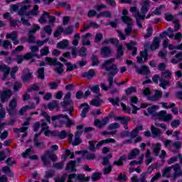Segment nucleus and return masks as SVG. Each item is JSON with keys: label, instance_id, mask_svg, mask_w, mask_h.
I'll return each mask as SVG.
<instances>
[{"label": "nucleus", "instance_id": "1", "mask_svg": "<svg viewBox=\"0 0 182 182\" xmlns=\"http://www.w3.org/2000/svg\"><path fill=\"white\" fill-rule=\"evenodd\" d=\"M141 5V13L140 11H137L136 13L133 14V16L135 17L139 28H143L141 21H144V19H146V14H147L149 9H150V1L144 0Z\"/></svg>", "mask_w": 182, "mask_h": 182}, {"label": "nucleus", "instance_id": "2", "mask_svg": "<svg viewBox=\"0 0 182 182\" xmlns=\"http://www.w3.org/2000/svg\"><path fill=\"white\" fill-rule=\"evenodd\" d=\"M108 72H109L108 74L109 77H107L108 85L107 86V85L105 83H102L100 85L102 90H105V92H107V90H109V89L113 86V76H116V75H117L119 73V68H117V65L116 64H112Z\"/></svg>", "mask_w": 182, "mask_h": 182}, {"label": "nucleus", "instance_id": "3", "mask_svg": "<svg viewBox=\"0 0 182 182\" xmlns=\"http://www.w3.org/2000/svg\"><path fill=\"white\" fill-rule=\"evenodd\" d=\"M41 161L45 167H49L50 166V160L55 162L58 160V156L52 153L50 151H46L44 154L41 156Z\"/></svg>", "mask_w": 182, "mask_h": 182}, {"label": "nucleus", "instance_id": "4", "mask_svg": "<svg viewBox=\"0 0 182 182\" xmlns=\"http://www.w3.org/2000/svg\"><path fill=\"white\" fill-rule=\"evenodd\" d=\"M173 76V73L170 71V70H166L161 73V78L159 79V84L160 87L162 89H166V86H170V80Z\"/></svg>", "mask_w": 182, "mask_h": 182}, {"label": "nucleus", "instance_id": "5", "mask_svg": "<svg viewBox=\"0 0 182 182\" xmlns=\"http://www.w3.org/2000/svg\"><path fill=\"white\" fill-rule=\"evenodd\" d=\"M19 5L20 9L18 11V15L20 16H26V14H28V11H26L31 8V1L25 0L24 1L19 3Z\"/></svg>", "mask_w": 182, "mask_h": 182}, {"label": "nucleus", "instance_id": "6", "mask_svg": "<svg viewBox=\"0 0 182 182\" xmlns=\"http://www.w3.org/2000/svg\"><path fill=\"white\" fill-rule=\"evenodd\" d=\"M18 106V98L13 97L6 107V111L11 116L15 114V109Z\"/></svg>", "mask_w": 182, "mask_h": 182}, {"label": "nucleus", "instance_id": "7", "mask_svg": "<svg viewBox=\"0 0 182 182\" xmlns=\"http://www.w3.org/2000/svg\"><path fill=\"white\" fill-rule=\"evenodd\" d=\"M155 116L157 117L159 120H162V122H171L173 120V114H167V111L162 110L158 113H155Z\"/></svg>", "mask_w": 182, "mask_h": 182}, {"label": "nucleus", "instance_id": "8", "mask_svg": "<svg viewBox=\"0 0 182 182\" xmlns=\"http://www.w3.org/2000/svg\"><path fill=\"white\" fill-rule=\"evenodd\" d=\"M12 96V91L9 89L4 90L0 92V100L2 103H5V102H8L11 97Z\"/></svg>", "mask_w": 182, "mask_h": 182}, {"label": "nucleus", "instance_id": "9", "mask_svg": "<svg viewBox=\"0 0 182 182\" xmlns=\"http://www.w3.org/2000/svg\"><path fill=\"white\" fill-rule=\"evenodd\" d=\"M6 39H11L13 41L14 45H19V41H18V31H12L6 36Z\"/></svg>", "mask_w": 182, "mask_h": 182}, {"label": "nucleus", "instance_id": "10", "mask_svg": "<svg viewBox=\"0 0 182 182\" xmlns=\"http://www.w3.org/2000/svg\"><path fill=\"white\" fill-rule=\"evenodd\" d=\"M21 77H22L23 82H29L33 77L32 73L28 68H25L23 70V74Z\"/></svg>", "mask_w": 182, "mask_h": 182}, {"label": "nucleus", "instance_id": "11", "mask_svg": "<svg viewBox=\"0 0 182 182\" xmlns=\"http://www.w3.org/2000/svg\"><path fill=\"white\" fill-rule=\"evenodd\" d=\"M134 68L136 69V72H137L139 75H150V70L146 65H141V69L136 65L134 66Z\"/></svg>", "mask_w": 182, "mask_h": 182}, {"label": "nucleus", "instance_id": "12", "mask_svg": "<svg viewBox=\"0 0 182 182\" xmlns=\"http://www.w3.org/2000/svg\"><path fill=\"white\" fill-rule=\"evenodd\" d=\"M38 15H39V6L38 5H35L33 10L28 11L27 14H26V16H27L29 19Z\"/></svg>", "mask_w": 182, "mask_h": 182}, {"label": "nucleus", "instance_id": "13", "mask_svg": "<svg viewBox=\"0 0 182 182\" xmlns=\"http://www.w3.org/2000/svg\"><path fill=\"white\" fill-rule=\"evenodd\" d=\"M0 72H2L4 76L3 80H4V79L8 77V75L11 73V68L8 65L2 64L0 65Z\"/></svg>", "mask_w": 182, "mask_h": 182}, {"label": "nucleus", "instance_id": "14", "mask_svg": "<svg viewBox=\"0 0 182 182\" xmlns=\"http://www.w3.org/2000/svg\"><path fill=\"white\" fill-rule=\"evenodd\" d=\"M94 123L97 127L102 129V127H105L109 123V117H105L101 121L99 119H96Z\"/></svg>", "mask_w": 182, "mask_h": 182}, {"label": "nucleus", "instance_id": "15", "mask_svg": "<svg viewBox=\"0 0 182 182\" xmlns=\"http://www.w3.org/2000/svg\"><path fill=\"white\" fill-rule=\"evenodd\" d=\"M82 131H77L75 134V139L71 141V144L73 146H79L80 143H82V139H80V136L82 135Z\"/></svg>", "mask_w": 182, "mask_h": 182}, {"label": "nucleus", "instance_id": "16", "mask_svg": "<svg viewBox=\"0 0 182 182\" xmlns=\"http://www.w3.org/2000/svg\"><path fill=\"white\" fill-rule=\"evenodd\" d=\"M114 60H116L114 58L106 60L104 63L102 64V69H105V70L109 72V70L112 68V65H113Z\"/></svg>", "mask_w": 182, "mask_h": 182}, {"label": "nucleus", "instance_id": "17", "mask_svg": "<svg viewBox=\"0 0 182 182\" xmlns=\"http://www.w3.org/2000/svg\"><path fill=\"white\" fill-rule=\"evenodd\" d=\"M162 97L163 92H161L160 90H156L154 95L149 97L148 100H149L151 102H156V100H159V99H161Z\"/></svg>", "mask_w": 182, "mask_h": 182}, {"label": "nucleus", "instance_id": "18", "mask_svg": "<svg viewBox=\"0 0 182 182\" xmlns=\"http://www.w3.org/2000/svg\"><path fill=\"white\" fill-rule=\"evenodd\" d=\"M100 55L102 58H109L112 55V48L109 47H103L100 49Z\"/></svg>", "mask_w": 182, "mask_h": 182}, {"label": "nucleus", "instance_id": "19", "mask_svg": "<svg viewBox=\"0 0 182 182\" xmlns=\"http://www.w3.org/2000/svg\"><path fill=\"white\" fill-rule=\"evenodd\" d=\"M136 44L137 43L134 41H131L129 43L127 44V50H132V56H136V54L137 53V48L134 47Z\"/></svg>", "mask_w": 182, "mask_h": 182}, {"label": "nucleus", "instance_id": "20", "mask_svg": "<svg viewBox=\"0 0 182 182\" xmlns=\"http://www.w3.org/2000/svg\"><path fill=\"white\" fill-rule=\"evenodd\" d=\"M28 126H29V121H26L23 124V127L19 128V133H23L22 137H26L28 136Z\"/></svg>", "mask_w": 182, "mask_h": 182}, {"label": "nucleus", "instance_id": "21", "mask_svg": "<svg viewBox=\"0 0 182 182\" xmlns=\"http://www.w3.org/2000/svg\"><path fill=\"white\" fill-rule=\"evenodd\" d=\"M172 168H173V178H177L179 176H181V167L178 164L172 166Z\"/></svg>", "mask_w": 182, "mask_h": 182}, {"label": "nucleus", "instance_id": "22", "mask_svg": "<svg viewBox=\"0 0 182 182\" xmlns=\"http://www.w3.org/2000/svg\"><path fill=\"white\" fill-rule=\"evenodd\" d=\"M159 46H160V38H159L158 37H155L150 46V49L151 50H156V49H159Z\"/></svg>", "mask_w": 182, "mask_h": 182}, {"label": "nucleus", "instance_id": "23", "mask_svg": "<svg viewBox=\"0 0 182 182\" xmlns=\"http://www.w3.org/2000/svg\"><path fill=\"white\" fill-rule=\"evenodd\" d=\"M92 37V33H87L85 35L81 37L82 39V44L83 46H90V41H89V38Z\"/></svg>", "mask_w": 182, "mask_h": 182}, {"label": "nucleus", "instance_id": "24", "mask_svg": "<svg viewBox=\"0 0 182 182\" xmlns=\"http://www.w3.org/2000/svg\"><path fill=\"white\" fill-rule=\"evenodd\" d=\"M151 132L154 138L160 137L161 136V130L159 128L154 127V125L151 126Z\"/></svg>", "mask_w": 182, "mask_h": 182}, {"label": "nucleus", "instance_id": "25", "mask_svg": "<svg viewBox=\"0 0 182 182\" xmlns=\"http://www.w3.org/2000/svg\"><path fill=\"white\" fill-rule=\"evenodd\" d=\"M82 107H85L81 112V117L84 119V117H86V115L87 114V112L90 110V107H89V105L87 103H84L80 106V109H82Z\"/></svg>", "mask_w": 182, "mask_h": 182}, {"label": "nucleus", "instance_id": "26", "mask_svg": "<svg viewBox=\"0 0 182 182\" xmlns=\"http://www.w3.org/2000/svg\"><path fill=\"white\" fill-rule=\"evenodd\" d=\"M108 143H116V140L113 138H108L107 139L102 140L97 144V149L102 147L103 144H108Z\"/></svg>", "mask_w": 182, "mask_h": 182}, {"label": "nucleus", "instance_id": "27", "mask_svg": "<svg viewBox=\"0 0 182 182\" xmlns=\"http://www.w3.org/2000/svg\"><path fill=\"white\" fill-rule=\"evenodd\" d=\"M32 109H35V104L31 105V106L29 105H26L23 107L19 111H18V114L19 116H23L25 113H26L27 110H31Z\"/></svg>", "mask_w": 182, "mask_h": 182}, {"label": "nucleus", "instance_id": "28", "mask_svg": "<svg viewBox=\"0 0 182 182\" xmlns=\"http://www.w3.org/2000/svg\"><path fill=\"white\" fill-rule=\"evenodd\" d=\"M95 76H96V72H95V70L93 69H91L89 71L82 73V77H86L89 80L95 77Z\"/></svg>", "mask_w": 182, "mask_h": 182}, {"label": "nucleus", "instance_id": "29", "mask_svg": "<svg viewBox=\"0 0 182 182\" xmlns=\"http://www.w3.org/2000/svg\"><path fill=\"white\" fill-rule=\"evenodd\" d=\"M178 159H179V161L181 163V167H182V156L181 154H178V157L177 156H173L168 159L167 163L168 164H173L177 161Z\"/></svg>", "mask_w": 182, "mask_h": 182}, {"label": "nucleus", "instance_id": "30", "mask_svg": "<svg viewBox=\"0 0 182 182\" xmlns=\"http://www.w3.org/2000/svg\"><path fill=\"white\" fill-rule=\"evenodd\" d=\"M127 160V156L122 155L117 161H114L113 162L114 166H123V161H126Z\"/></svg>", "mask_w": 182, "mask_h": 182}, {"label": "nucleus", "instance_id": "31", "mask_svg": "<svg viewBox=\"0 0 182 182\" xmlns=\"http://www.w3.org/2000/svg\"><path fill=\"white\" fill-rule=\"evenodd\" d=\"M124 53V48L123 47V44H119L117 46V59H120L122 56H123Z\"/></svg>", "mask_w": 182, "mask_h": 182}, {"label": "nucleus", "instance_id": "32", "mask_svg": "<svg viewBox=\"0 0 182 182\" xmlns=\"http://www.w3.org/2000/svg\"><path fill=\"white\" fill-rule=\"evenodd\" d=\"M171 170L172 167H166L162 171V177H166V178H170L171 177Z\"/></svg>", "mask_w": 182, "mask_h": 182}, {"label": "nucleus", "instance_id": "33", "mask_svg": "<svg viewBox=\"0 0 182 182\" xmlns=\"http://www.w3.org/2000/svg\"><path fill=\"white\" fill-rule=\"evenodd\" d=\"M55 66V72H56V73H58V75H62L65 70H63V64L60 63V62H58Z\"/></svg>", "mask_w": 182, "mask_h": 182}, {"label": "nucleus", "instance_id": "34", "mask_svg": "<svg viewBox=\"0 0 182 182\" xmlns=\"http://www.w3.org/2000/svg\"><path fill=\"white\" fill-rule=\"evenodd\" d=\"M54 136H56V137H58V139H66V136H68V133L65 130H63L61 132L59 131H54L53 132Z\"/></svg>", "mask_w": 182, "mask_h": 182}, {"label": "nucleus", "instance_id": "35", "mask_svg": "<svg viewBox=\"0 0 182 182\" xmlns=\"http://www.w3.org/2000/svg\"><path fill=\"white\" fill-rule=\"evenodd\" d=\"M140 151L137 149H133L129 154H128V160H133L136 159V156H139Z\"/></svg>", "mask_w": 182, "mask_h": 182}, {"label": "nucleus", "instance_id": "36", "mask_svg": "<svg viewBox=\"0 0 182 182\" xmlns=\"http://www.w3.org/2000/svg\"><path fill=\"white\" fill-rule=\"evenodd\" d=\"M30 49L31 50V53L33 55V56L37 58L38 59H41V56L38 55V52H39V47H38V46H31Z\"/></svg>", "mask_w": 182, "mask_h": 182}, {"label": "nucleus", "instance_id": "37", "mask_svg": "<svg viewBox=\"0 0 182 182\" xmlns=\"http://www.w3.org/2000/svg\"><path fill=\"white\" fill-rule=\"evenodd\" d=\"M97 19H99V18H112V12H110L109 11H105L103 12H100L97 15Z\"/></svg>", "mask_w": 182, "mask_h": 182}, {"label": "nucleus", "instance_id": "38", "mask_svg": "<svg viewBox=\"0 0 182 182\" xmlns=\"http://www.w3.org/2000/svg\"><path fill=\"white\" fill-rule=\"evenodd\" d=\"M102 103H103V100L100 99V97H95L90 102V105L95 106L96 107L102 106Z\"/></svg>", "mask_w": 182, "mask_h": 182}, {"label": "nucleus", "instance_id": "39", "mask_svg": "<svg viewBox=\"0 0 182 182\" xmlns=\"http://www.w3.org/2000/svg\"><path fill=\"white\" fill-rule=\"evenodd\" d=\"M69 156L70 159H73V157H75V153L70 151L69 149H66L65 154L62 156V160H63V161H66V159Z\"/></svg>", "mask_w": 182, "mask_h": 182}, {"label": "nucleus", "instance_id": "40", "mask_svg": "<svg viewBox=\"0 0 182 182\" xmlns=\"http://www.w3.org/2000/svg\"><path fill=\"white\" fill-rule=\"evenodd\" d=\"M182 60V52H179L175 55V57L171 60V63H180Z\"/></svg>", "mask_w": 182, "mask_h": 182}, {"label": "nucleus", "instance_id": "41", "mask_svg": "<svg viewBox=\"0 0 182 182\" xmlns=\"http://www.w3.org/2000/svg\"><path fill=\"white\" fill-rule=\"evenodd\" d=\"M165 16V19L166 21H172V22L173 23H177V22H178V19L174 18V16H173V14H170V13H166L164 14Z\"/></svg>", "mask_w": 182, "mask_h": 182}, {"label": "nucleus", "instance_id": "42", "mask_svg": "<svg viewBox=\"0 0 182 182\" xmlns=\"http://www.w3.org/2000/svg\"><path fill=\"white\" fill-rule=\"evenodd\" d=\"M121 19L124 23H126L127 26L133 25V20L132 18L129 17L128 16H122Z\"/></svg>", "mask_w": 182, "mask_h": 182}, {"label": "nucleus", "instance_id": "43", "mask_svg": "<svg viewBox=\"0 0 182 182\" xmlns=\"http://www.w3.org/2000/svg\"><path fill=\"white\" fill-rule=\"evenodd\" d=\"M46 62H47L48 65L50 66H55L58 63L57 58H52L50 57H46L45 59Z\"/></svg>", "mask_w": 182, "mask_h": 182}, {"label": "nucleus", "instance_id": "44", "mask_svg": "<svg viewBox=\"0 0 182 182\" xmlns=\"http://www.w3.org/2000/svg\"><path fill=\"white\" fill-rule=\"evenodd\" d=\"M113 156L112 155V154H109L107 156L102 158V166H111L109 160Z\"/></svg>", "mask_w": 182, "mask_h": 182}, {"label": "nucleus", "instance_id": "45", "mask_svg": "<svg viewBox=\"0 0 182 182\" xmlns=\"http://www.w3.org/2000/svg\"><path fill=\"white\" fill-rule=\"evenodd\" d=\"M140 130H143V127L142 126H139V127H137L136 128H135L131 132V137H132V139H134V138L137 137V136L139 134V132H140Z\"/></svg>", "mask_w": 182, "mask_h": 182}, {"label": "nucleus", "instance_id": "46", "mask_svg": "<svg viewBox=\"0 0 182 182\" xmlns=\"http://www.w3.org/2000/svg\"><path fill=\"white\" fill-rule=\"evenodd\" d=\"M40 53H41V55H38V56H40V58H42V56H48V55H49V47L45 46V47L42 48L40 50Z\"/></svg>", "mask_w": 182, "mask_h": 182}, {"label": "nucleus", "instance_id": "47", "mask_svg": "<svg viewBox=\"0 0 182 182\" xmlns=\"http://www.w3.org/2000/svg\"><path fill=\"white\" fill-rule=\"evenodd\" d=\"M49 17V13L44 11L41 18L38 19L40 23H46V19Z\"/></svg>", "mask_w": 182, "mask_h": 182}, {"label": "nucleus", "instance_id": "48", "mask_svg": "<svg viewBox=\"0 0 182 182\" xmlns=\"http://www.w3.org/2000/svg\"><path fill=\"white\" fill-rule=\"evenodd\" d=\"M77 161H70L68 165H67V167H66V169L67 170H70V171H75V166H76V163Z\"/></svg>", "mask_w": 182, "mask_h": 182}, {"label": "nucleus", "instance_id": "49", "mask_svg": "<svg viewBox=\"0 0 182 182\" xmlns=\"http://www.w3.org/2000/svg\"><path fill=\"white\" fill-rule=\"evenodd\" d=\"M89 150H90V151H96V149H99L97 148L96 146V143H97V141H89Z\"/></svg>", "mask_w": 182, "mask_h": 182}, {"label": "nucleus", "instance_id": "50", "mask_svg": "<svg viewBox=\"0 0 182 182\" xmlns=\"http://www.w3.org/2000/svg\"><path fill=\"white\" fill-rule=\"evenodd\" d=\"M63 32H64L63 26H58L57 30L54 32V37L58 38V36H60L62 35Z\"/></svg>", "mask_w": 182, "mask_h": 182}, {"label": "nucleus", "instance_id": "51", "mask_svg": "<svg viewBox=\"0 0 182 182\" xmlns=\"http://www.w3.org/2000/svg\"><path fill=\"white\" fill-rule=\"evenodd\" d=\"M68 43L69 41H68V40H64L57 44V48L59 49H65V48L68 46Z\"/></svg>", "mask_w": 182, "mask_h": 182}, {"label": "nucleus", "instance_id": "52", "mask_svg": "<svg viewBox=\"0 0 182 182\" xmlns=\"http://www.w3.org/2000/svg\"><path fill=\"white\" fill-rule=\"evenodd\" d=\"M33 141L35 147H38L39 149L45 147V144L43 141H41L39 139L34 138Z\"/></svg>", "mask_w": 182, "mask_h": 182}, {"label": "nucleus", "instance_id": "53", "mask_svg": "<svg viewBox=\"0 0 182 182\" xmlns=\"http://www.w3.org/2000/svg\"><path fill=\"white\" fill-rule=\"evenodd\" d=\"M143 159H144V155L142 154L139 156V161H132L129 163V166H134L143 164Z\"/></svg>", "mask_w": 182, "mask_h": 182}, {"label": "nucleus", "instance_id": "54", "mask_svg": "<svg viewBox=\"0 0 182 182\" xmlns=\"http://www.w3.org/2000/svg\"><path fill=\"white\" fill-rule=\"evenodd\" d=\"M153 150H154V153L155 154V156H159V153H160V150H161V144L156 143L154 146Z\"/></svg>", "mask_w": 182, "mask_h": 182}, {"label": "nucleus", "instance_id": "55", "mask_svg": "<svg viewBox=\"0 0 182 182\" xmlns=\"http://www.w3.org/2000/svg\"><path fill=\"white\" fill-rule=\"evenodd\" d=\"M79 41H80V34L76 33L74 36V38L73 41V45H74V46H77V45H79Z\"/></svg>", "mask_w": 182, "mask_h": 182}, {"label": "nucleus", "instance_id": "56", "mask_svg": "<svg viewBox=\"0 0 182 182\" xmlns=\"http://www.w3.org/2000/svg\"><path fill=\"white\" fill-rule=\"evenodd\" d=\"M38 79H45V68H41L38 70Z\"/></svg>", "mask_w": 182, "mask_h": 182}, {"label": "nucleus", "instance_id": "57", "mask_svg": "<svg viewBox=\"0 0 182 182\" xmlns=\"http://www.w3.org/2000/svg\"><path fill=\"white\" fill-rule=\"evenodd\" d=\"M10 26L15 28V26H21V21L19 20L9 19Z\"/></svg>", "mask_w": 182, "mask_h": 182}, {"label": "nucleus", "instance_id": "58", "mask_svg": "<svg viewBox=\"0 0 182 182\" xmlns=\"http://www.w3.org/2000/svg\"><path fill=\"white\" fill-rule=\"evenodd\" d=\"M65 65L67 66V72H72L73 69H76L77 68L76 65H72L70 62L66 63Z\"/></svg>", "mask_w": 182, "mask_h": 182}, {"label": "nucleus", "instance_id": "59", "mask_svg": "<svg viewBox=\"0 0 182 182\" xmlns=\"http://www.w3.org/2000/svg\"><path fill=\"white\" fill-rule=\"evenodd\" d=\"M102 39H103V34H102V33H97L95 35L94 42L95 43H99V42H100Z\"/></svg>", "mask_w": 182, "mask_h": 182}, {"label": "nucleus", "instance_id": "60", "mask_svg": "<svg viewBox=\"0 0 182 182\" xmlns=\"http://www.w3.org/2000/svg\"><path fill=\"white\" fill-rule=\"evenodd\" d=\"M147 110H148V114H153L154 113H156V110H159V106L154 105L151 107H149Z\"/></svg>", "mask_w": 182, "mask_h": 182}, {"label": "nucleus", "instance_id": "61", "mask_svg": "<svg viewBox=\"0 0 182 182\" xmlns=\"http://www.w3.org/2000/svg\"><path fill=\"white\" fill-rule=\"evenodd\" d=\"M58 105V101H53L48 104V109H49L50 110H53V109H56Z\"/></svg>", "mask_w": 182, "mask_h": 182}, {"label": "nucleus", "instance_id": "62", "mask_svg": "<svg viewBox=\"0 0 182 182\" xmlns=\"http://www.w3.org/2000/svg\"><path fill=\"white\" fill-rule=\"evenodd\" d=\"M3 48L5 49H12V43L9 41L6 40L3 42Z\"/></svg>", "mask_w": 182, "mask_h": 182}, {"label": "nucleus", "instance_id": "63", "mask_svg": "<svg viewBox=\"0 0 182 182\" xmlns=\"http://www.w3.org/2000/svg\"><path fill=\"white\" fill-rule=\"evenodd\" d=\"M63 33H65V35H72V33H73V26H70L65 28Z\"/></svg>", "mask_w": 182, "mask_h": 182}, {"label": "nucleus", "instance_id": "64", "mask_svg": "<svg viewBox=\"0 0 182 182\" xmlns=\"http://www.w3.org/2000/svg\"><path fill=\"white\" fill-rule=\"evenodd\" d=\"M109 102H110L113 106H119V102H120V100L118 97L109 98Z\"/></svg>", "mask_w": 182, "mask_h": 182}]
</instances>
